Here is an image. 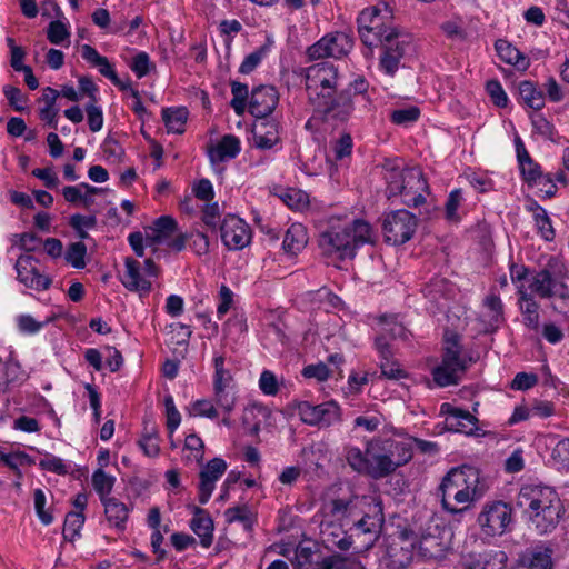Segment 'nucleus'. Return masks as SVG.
<instances>
[{
  "label": "nucleus",
  "instance_id": "nucleus-25",
  "mask_svg": "<svg viewBox=\"0 0 569 569\" xmlns=\"http://www.w3.org/2000/svg\"><path fill=\"white\" fill-rule=\"evenodd\" d=\"M178 223L170 216L158 218L146 231V244L149 247L167 242L176 232Z\"/></svg>",
  "mask_w": 569,
  "mask_h": 569
},
{
  "label": "nucleus",
  "instance_id": "nucleus-6",
  "mask_svg": "<svg viewBox=\"0 0 569 569\" xmlns=\"http://www.w3.org/2000/svg\"><path fill=\"white\" fill-rule=\"evenodd\" d=\"M160 274V268L150 258L140 263L131 257L124 259V270L120 276L122 286L137 292L140 298L147 297L152 289V279Z\"/></svg>",
  "mask_w": 569,
  "mask_h": 569
},
{
  "label": "nucleus",
  "instance_id": "nucleus-60",
  "mask_svg": "<svg viewBox=\"0 0 569 569\" xmlns=\"http://www.w3.org/2000/svg\"><path fill=\"white\" fill-rule=\"evenodd\" d=\"M352 138L350 134H342L332 144V157L336 161H343L349 158L352 151Z\"/></svg>",
  "mask_w": 569,
  "mask_h": 569
},
{
  "label": "nucleus",
  "instance_id": "nucleus-43",
  "mask_svg": "<svg viewBox=\"0 0 569 569\" xmlns=\"http://www.w3.org/2000/svg\"><path fill=\"white\" fill-rule=\"evenodd\" d=\"M345 456L352 470L369 476V456L367 450L362 452L358 447H347Z\"/></svg>",
  "mask_w": 569,
  "mask_h": 569
},
{
  "label": "nucleus",
  "instance_id": "nucleus-61",
  "mask_svg": "<svg viewBox=\"0 0 569 569\" xmlns=\"http://www.w3.org/2000/svg\"><path fill=\"white\" fill-rule=\"evenodd\" d=\"M531 124L536 133L546 139H553L556 134L555 126L543 114L533 113L531 116Z\"/></svg>",
  "mask_w": 569,
  "mask_h": 569
},
{
  "label": "nucleus",
  "instance_id": "nucleus-32",
  "mask_svg": "<svg viewBox=\"0 0 569 569\" xmlns=\"http://www.w3.org/2000/svg\"><path fill=\"white\" fill-rule=\"evenodd\" d=\"M101 503L104 507V515L109 525L118 530H123L130 512L129 507L114 497L103 498Z\"/></svg>",
  "mask_w": 569,
  "mask_h": 569
},
{
  "label": "nucleus",
  "instance_id": "nucleus-10",
  "mask_svg": "<svg viewBox=\"0 0 569 569\" xmlns=\"http://www.w3.org/2000/svg\"><path fill=\"white\" fill-rule=\"evenodd\" d=\"M511 520L512 509L501 500L486 502L477 518L481 531L488 537L503 535Z\"/></svg>",
  "mask_w": 569,
  "mask_h": 569
},
{
  "label": "nucleus",
  "instance_id": "nucleus-1",
  "mask_svg": "<svg viewBox=\"0 0 569 569\" xmlns=\"http://www.w3.org/2000/svg\"><path fill=\"white\" fill-rule=\"evenodd\" d=\"M488 488L487 479L479 469L471 466L453 468L443 477L439 487L441 506L453 520L460 522Z\"/></svg>",
  "mask_w": 569,
  "mask_h": 569
},
{
  "label": "nucleus",
  "instance_id": "nucleus-34",
  "mask_svg": "<svg viewBox=\"0 0 569 569\" xmlns=\"http://www.w3.org/2000/svg\"><path fill=\"white\" fill-rule=\"evenodd\" d=\"M523 323L532 330L539 329V303L529 291H521L518 296Z\"/></svg>",
  "mask_w": 569,
  "mask_h": 569
},
{
  "label": "nucleus",
  "instance_id": "nucleus-58",
  "mask_svg": "<svg viewBox=\"0 0 569 569\" xmlns=\"http://www.w3.org/2000/svg\"><path fill=\"white\" fill-rule=\"evenodd\" d=\"M184 449L190 451V456H188V459H193L198 463H200L203 460L204 443L198 435L191 433L186 437Z\"/></svg>",
  "mask_w": 569,
  "mask_h": 569
},
{
  "label": "nucleus",
  "instance_id": "nucleus-57",
  "mask_svg": "<svg viewBox=\"0 0 569 569\" xmlns=\"http://www.w3.org/2000/svg\"><path fill=\"white\" fill-rule=\"evenodd\" d=\"M82 190H88L89 192L102 191L101 188H97V187L90 186L89 183L82 182L78 186L64 187L62 189V194H63L66 201L76 204L81 201L82 193H83Z\"/></svg>",
  "mask_w": 569,
  "mask_h": 569
},
{
  "label": "nucleus",
  "instance_id": "nucleus-59",
  "mask_svg": "<svg viewBox=\"0 0 569 569\" xmlns=\"http://www.w3.org/2000/svg\"><path fill=\"white\" fill-rule=\"evenodd\" d=\"M224 516L228 522H241L246 528L252 525V513L247 506L232 507L226 510Z\"/></svg>",
  "mask_w": 569,
  "mask_h": 569
},
{
  "label": "nucleus",
  "instance_id": "nucleus-36",
  "mask_svg": "<svg viewBox=\"0 0 569 569\" xmlns=\"http://www.w3.org/2000/svg\"><path fill=\"white\" fill-rule=\"evenodd\" d=\"M496 50L499 57L507 63L515 66L518 70H527L530 60L527 56L520 52L516 47L507 41L498 40L496 42Z\"/></svg>",
  "mask_w": 569,
  "mask_h": 569
},
{
  "label": "nucleus",
  "instance_id": "nucleus-40",
  "mask_svg": "<svg viewBox=\"0 0 569 569\" xmlns=\"http://www.w3.org/2000/svg\"><path fill=\"white\" fill-rule=\"evenodd\" d=\"M28 378L27 372L23 370L19 361L10 352L6 360L2 362V379L4 383H22Z\"/></svg>",
  "mask_w": 569,
  "mask_h": 569
},
{
  "label": "nucleus",
  "instance_id": "nucleus-3",
  "mask_svg": "<svg viewBox=\"0 0 569 569\" xmlns=\"http://www.w3.org/2000/svg\"><path fill=\"white\" fill-rule=\"evenodd\" d=\"M386 196L388 199L400 197L403 204L419 207L426 201L429 186L418 167H385Z\"/></svg>",
  "mask_w": 569,
  "mask_h": 569
},
{
  "label": "nucleus",
  "instance_id": "nucleus-54",
  "mask_svg": "<svg viewBox=\"0 0 569 569\" xmlns=\"http://www.w3.org/2000/svg\"><path fill=\"white\" fill-rule=\"evenodd\" d=\"M532 273L523 264H511L510 266V278L512 283L516 286L517 295H521V291L528 290V279Z\"/></svg>",
  "mask_w": 569,
  "mask_h": 569
},
{
  "label": "nucleus",
  "instance_id": "nucleus-35",
  "mask_svg": "<svg viewBox=\"0 0 569 569\" xmlns=\"http://www.w3.org/2000/svg\"><path fill=\"white\" fill-rule=\"evenodd\" d=\"M237 391L234 385L214 386L212 402L218 408V413L231 415L237 405Z\"/></svg>",
  "mask_w": 569,
  "mask_h": 569
},
{
  "label": "nucleus",
  "instance_id": "nucleus-39",
  "mask_svg": "<svg viewBox=\"0 0 569 569\" xmlns=\"http://www.w3.org/2000/svg\"><path fill=\"white\" fill-rule=\"evenodd\" d=\"M325 519L342 522L352 513V500L333 499L323 508Z\"/></svg>",
  "mask_w": 569,
  "mask_h": 569
},
{
  "label": "nucleus",
  "instance_id": "nucleus-27",
  "mask_svg": "<svg viewBox=\"0 0 569 569\" xmlns=\"http://www.w3.org/2000/svg\"><path fill=\"white\" fill-rule=\"evenodd\" d=\"M345 526L342 522L336 525L331 520H322L320 533L323 542L340 550H348L352 546V541L350 535L345 531Z\"/></svg>",
  "mask_w": 569,
  "mask_h": 569
},
{
  "label": "nucleus",
  "instance_id": "nucleus-8",
  "mask_svg": "<svg viewBox=\"0 0 569 569\" xmlns=\"http://www.w3.org/2000/svg\"><path fill=\"white\" fill-rule=\"evenodd\" d=\"M468 368V360L461 355V347L457 337L446 341L442 361L433 368L432 377L439 387L458 383L460 375Z\"/></svg>",
  "mask_w": 569,
  "mask_h": 569
},
{
  "label": "nucleus",
  "instance_id": "nucleus-19",
  "mask_svg": "<svg viewBox=\"0 0 569 569\" xmlns=\"http://www.w3.org/2000/svg\"><path fill=\"white\" fill-rule=\"evenodd\" d=\"M380 438L371 439L367 442V453L369 456V477L382 479L397 470V463L381 450Z\"/></svg>",
  "mask_w": 569,
  "mask_h": 569
},
{
  "label": "nucleus",
  "instance_id": "nucleus-62",
  "mask_svg": "<svg viewBox=\"0 0 569 569\" xmlns=\"http://www.w3.org/2000/svg\"><path fill=\"white\" fill-rule=\"evenodd\" d=\"M151 67H153V64L150 61L149 54L144 51L138 52L130 62V69L139 79L147 76Z\"/></svg>",
  "mask_w": 569,
  "mask_h": 569
},
{
  "label": "nucleus",
  "instance_id": "nucleus-7",
  "mask_svg": "<svg viewBox=\"0 0 569 569\" xmlns=\"http://www.w3.org/2000/svg\"><path fill=\"white\" fill-rule=\"evenodd\" d=\"M306 90L309 102L322 99L326 94L335 93L339 84V72L331 62H318L305 69Z\"/></svg>",
  "mask_w": 569,
  "mask_h": 569
},
{
  "label": "nucleus",
  "instance_id": "nucleus-13",
  "mask_svg": "<svg viewBox=\"0 0 569 569\" xmlns=\"http://www.w3.org/2000/svg\"><path fill=\"white\" fill-rule=\"evenodd\" d=\"M518 505L527 511L541 510L561 505L557 492L547 486L526 485L518 495Z\"/></svg>",
  "mask_w": 569,
  "mask_h": 569
},
{
  "label": "nucleus",
  "instance_id": "nucleus-63",
  "mask_svg": "<svg viewBox=\"0 0 569 569\" xmlns=\"http://www.w3.org/2000/svg\"><path fill=\"white\" fill-rule=\"evenodd\" d=\"M280 199L291 209L299 210L307 204V194L297 189H287Z\"/></svg>",
  "mask_w": 569,
  "mask_h": 569
},
{
  "label": "nucleus",
  "instance_id": "nucleus-38",
  "mask_svg": "<svg viewBox=\"0 0 569 569\" xmlns=\"http://www.w3.org/2000/svg\"><path fill=\"white\" fill-rule=\"evenodd\" d=\"M519 96L522 102L533 110H541L545 107L543 91L531 81L526 80L519 83Z\"/></svg>",
  "mask_w": 569,
  "mask_h": 569
},
{
  "label": "nucleus",
  "instance_id": "nucleus-29",
  "mask_svg": "<svg viewBox=\"0 0 569 569\" xmlns=\"http://www.w3.org/2000/svg\"><path fill=\"white\" fill-rule=\"evenodd\" d=\"M376 348L380 355L381 373L389 379L398 380L403 378L405 371L392 359L390 342L387 341L385 336L376 338Z\"/></svg>",
  "mask_w": 569,
  "mask_h": 569
},
{
  "label": "nucleus",
  "instance_id": "nucleus-2",
  "mask_svg": "<svg viewBox=\"0 0 569 569\" xmlns=\"http://www.w3.org/2000/svg\"><path fill=\"white\" fill-rule=\"evenodd\" d=\"M373 241L375 233L367 221L331 219L328 229L320 233L319 247L325 256L345 260L355 258L360 247Z\"/></svg>",
  "mask_w": 569,
  "mask_h": 569
},
{
  "label": "nucleus",
  "instance_id": "nucleus-37",
  "mask_svg": "<svg viewBox=\"0 0 569 569\" xmlns=\"http://www.w3.org/2000/svg\"><path fill=\"white\" fill-rule=\"evenodd\" d=\"M448 420L450 422L451 428H453L457 432H461L465 435H473L477 429V418L472 416L469 411L453 408L449 412Z\"/></svg>",
  "mask_w": 569,
  "mask_h": 569
},
{
  "label": "nucleus",
  "instance_id": "nucleus-44",
  "mask_svg": "<svg viewBox=\"0 0 569 569\" xmlns=\"http://www.w3.org/2000/svg\"><path fill=\"white\" fill-rule=\"evenodd\" d=\"M465 199L461 189L450 191L445 203V217L448 221L458 223L461 220L459 209L462 207Z\"/></svg>",
  "mask_w": 569,
  "mask_h": 569
},
{
  "label": "nucleus",
  "instance_id": "nucleus-9",
  "mask_svg": "<svg viewBox=\"0 0 569 569\" xmlns=\"http://www.w3.org/2000/svg\"><path fill=\"white\" fill-rule=\"evenodd\" d=\"M418 227V218L406 209L393 210L383 216L382 233L385 241L392 246L408 242Z\"/></svg>",
  "mask_w": 569,
  "mask_h": 569
},
{
  "label": "nucleus",
  "instance_id": "nucleus-18",
  "mask_svg": "<svg viewBox=\"0 0 569 569\" xmlns=\"http://www.w3.org/2000/svg\"><path fill=\"white\" fill-rule=\"evenodd\" d=\"M279 101L277 90L271 86H260L252 90L248 108L256 119L268 118Z\"/></svg>",
  "mask_w": 569,
  "mask_h": 569
},
{
  "label": "nucleus",
  "instance_id": "nucleus-11",
  "mask_svg": "<svg viewBox=\"0 0 569 569\" xmlns=\"http://www.w3.org/2000/svg\"><path fill=\"white\" fill-rule=\"evenodd\" d=\"M316 113L325 120L346 121L353 110V102L348 90L326 94L322 99L312 102Z\"/></svg>",
  "mask_w": 569,
  "mask_h": 569
},
{
  "label": "nucleus",
  "instance_id": "nucleus-51",
  "mask_svg": "<svg viewBox=\"0 0 569 569\" xmlns=\"http://www.w3.org/2000/svg\"><path fill=\"white\" fill-rule=\"evenodd\" d=\"M232 100L230 102L237 114H242L248 106V87L238 81L231 83Z\"/></svg>",
  "mask_w": 569,
  "mask_h": 569
},
{
  "label": "nucleus",
  "instance_id": "nucleus-55",
  "mask_svg": "<svg viewBox=\"0 0 569 569\" xmlns=\"http://www.w3.org/2000/svg\"><path fill=\"white\" fill-rule=\"evenodd\" d=\"M48 40L56 46L62 44L66 40L70 38V31L68 30L66 23L60 20L51 21L48 26L47 30Z\"/></svg>",
  "mask_w": 569,
  "mask_h": 569
},
{
  "label": "nucleus",
  "instance_id": "nucleus-47",
  "mask_svg": "<svg viewBox=\"0 0 569 569\" xmlns=\"http://www.w3.org/2000/svg\"><path fill=\"white\" fill-rule=\"evenodd\" d=\"M551 463L558 470L569 471V438L556 443L551 452Z\"/></svg>",
  "mask_w": 569,
  "mask_h": 569
},
{
  "label": "nucleus",
  "instance_id": "nucleus-56",
  "mask_svg": "<svg viewBox=\"0 0 569 569\" xmlns=\"http://www.w3.org/2000/svg\"><path fill=\"white\" fill-rule=\"evenodd\" d=\"M214 375H213V387L214 386H230L233 385V379L228 369L224 367V357L216 356L213 358Z\"/></svg>",
  "mask_w": 569,
  "mask_h": 569
},
{
  "label": "nucleus",
  "instance_id": "nucleus-20",
  "mask_svg": "<svg viewBox=\"0 0 569 569\" xmlns=\"http://www.w3.org/2000/svg\"><path fill=\"white\" fill-rule=\"evenodd\" d=\"M553 550L545 543L526 549L519 557L517 569H553Z\"/></svg>",
  "mask_w": 569,
  "mask_h": 569
},
{
  "label": "nucleus",
  "instance_id": "nucleus-45",
  "mask_svg": "<svg viewBox=\"0 0 569 569\" xmlns=\"http://www.w3.org/2000/svg\"><path fill=\"white\" fill-rule=\"evenodd\" d=\"M86 517L83 512H68L63 525V538L73 541L80 536Z\"/></svg>",
  "mask_w": 569,
  "mask_h": 569
},
{
  "label": "nucleus",
  "instance_id": "nucleus-14",
  "mask_svg": "<svg viewBox=\"0 0 569 569\" xmlns=\"http://www.w3.org/2000/svg\"><path fill=\"white\" fill-rule=\"evenodd\" d=\"M379 44L382 46V53L379 62L380 69L386 74L392 77L398 71L400 61L407 49L410 47V41L407 36H402L397 31V36L383 39Z\"/></svg>",
  "mask_w": 569,
  "mask_h": 569
},
{
  "label": "nucleus",
  "instance_id": "nucleus-17",
  "mask_svg": "<svg viewBox=\"0 0 569 569\" xmlns=\"http://www.w3.org/2000/svg\"><path fill=\"white\" fill-rule=\"evenodd\" d=\"M227 470V462L221 458L211 459L199 473V502L206 505L214 488L217 481Z\"/></svg>",
  "mask_w": 569,
  "mask_h": 569
},
{
  "label": "nucleus",
  "instance_id": "nucleus-5",
  "mask_svg": "<svg viewBox=\"0 0 569 569\" xmlns=\"http://www.w3.org/2000/svg\"><path fill=\"white\" fill-rule=\"evenodd\" d=\"M383 11L385 13L381 14L379 7L367 8L357 19L361 41L369 48L378 46L383 39L397 36V29L386 24L392 17V11L387 3H383Z\"/></svg>",
  "mask_w": 569,
  "mask_h": 569
},
{
  "label": "nucleus",
  "instance_id": "nucleus-24",
  "mask_svg": "<svg viewBox=\"0 0 569 569\" xmlns=\"http://www.w3.org/2000/svg\"><path fill=\"white\" fill-rule=\"evenodd\" d=\"M241 151L240 139L233 134H226L221 140L208 151L212 166L234 159Z\"/></svg>",
  "mask_w": 569,
  "mask_h": 569
},
{
  "label": "nucleus",
  "instance_id": "nucleus-26",
  "mask_svg": "<svg viewBox=\"0 0 569 569\" xmlns=\"http://www.w3.org/2000/svg\"><path fill=\"white\" fill-rule=\"evenodd\" d=\"M508 557L500 550H486L480 553H470L465 565L469 569H503Z\"/></svg>",
  "mask_w": 569,
  "mask_h": 569
},
{
  "label": "nucleus",
  "instance_id": "nucleus-23",
  "mask_svg": "<svg viewBox=\"0 0 569 569\" xmlns=\"http://www.w3.org/2000/svg\"><path fill=\"white\" fill-rule=\"evenodd\" d=\"M378 529L379 525L375 518L363 516L350 527L352 543L360 540V545L356 547L358 550L371 548L377 539Z\"/></svg>",
  "mask_w": 569,
  "mask_h": 569
},
{
  "label": "nucleus",
  "instance_id": "nucleus-53",
  "mask_svg": "<svg viewBox=\"0 0 569 569\" xmlns=\"http://www.w3.org/2000/svg\"><path fill=\"white\" fill-rule=\"evenodd\" d=\"M164 407H166V417H167V429L169 431V437L173 435V432L178 429L181 422V415L178 411L173 397L171 395H167L164 397Z\"/></svg>",
  "mask_w": 569,
  "mask_h": 569
},
{
  "label": "nucleus",
  "instance_id": "nucleus-64",
  "mask_svg": "<svg viewBox=\"0 0 569 569\" xmlns=\"http://www.w3.org/2000/svg\"><path fill=\"white\" fill-rule=\"evenodd\" d=\"M486 90L497 107L503 108L508 104V96L498 80L488 81Z\"/></svg>",
  "mask_w": 569,
  "mask_h": 569
},
{
  "label": "nucleus",
  "instance_id": "nucleus-22",
  "mask_svg": "<svg viewBox=\"0 0 569 569\" xmlns=\"http://www.w3.org/2000/svg\"><path fill=\"white\" fill-rule=\"evenodd\" d=\"M516 152L523 180L530 186L542 183V177L545 176L541 167L530 157L520 138L516 139Z\"/></svg>",
  "mask_w": 569,
  "mask_h": 569
},
{
  "label": "nucleus",
  "instance_id": "nucleus-16",
  "mask_svg": "<svg viewBox=\"0 0 569 569\" xmlns=\"http://www.w3.org/2000/svg\"><path fill=\"white\" fill-rule=\"evenodd\" d=\"M221 240L231 250L242 249L250 242L248 224L237 216H227L221 226Z\"/></svg>",
  "mask_w": 569,
  "mask_h": 569
},
{
  "label": "nucleus",
  "instance_id": "nucleus-33",
  "mask_svg": "<svg viewBox=\"0 0 569 569\" xmlns=\"http://www.w3.org/2000/svg\"><path fill=\"white\" fill-rule=\"evenodd\" d=\"M308 243V234L306 228L301 223H292L286 231L282 249L286 253L296 256Z\"/></svg>",
  "mask_w": 569,
  "mask_h": 569
},
{
  "label": "nucleus",
  "instance_id": "nucleus-15",
  "mask_svg": "<svg viewBox=\"0 0 569 569\" xmlns=\"http://www.w3.org/2000/svg\"><path fill=\"white\" fill-rule=\"evenodd\" d=\"M37 259L31 254H21L16 261L17 280L28 289L37 291L47 290L51 286V279L39 272Z\"/></svg>",
  "mask_w": 569,
  "mask_h": 569
},
{
  "label": "nucleus",
  "instance_id": "nucleus-42",
  "mask_svg": "<svg viewBox=\"0 0 569 569\" xmlns=\"http://www.w3.org/2000/svg\"><path fill=\"white\" fill-rule=\"evenodd\" d=\"M162 119L169 132L182 133L188 119V110L186 108L163 109Z\"/></svg>",
  "mask_w": 569,
  "mask_h": 569
},
{
  "label": "nucleus",
  "instance_id": "nucleus-46",
  "mask_svg": "<svg viewBox=\"0 0 569 569\" xmlns=\"http://www.w3.org/2000/svg\"><path fill=\"white\" fill-rule=\"evenodd\" d=\"M535 223L538 229V233L546 240L552 241L555 239V229L551 223L546 209L539 204H535Z\"/></svg>",
  "mask_w": 569,
  "mask_h": 569
},
{
  "label": "nucleus",
  "instance_id": "nucleus-48",
  "mask_svg": "<svg viewBox=\"0 0 569 569\" xmlns=\"http://www.w3.org/2000/svg\"><path fill=\"white\" fill-rule=\"evenodd\" d=\"M87 247L82 241L72 242L64 252L66 261L76 269L86 267Z\"/></svg>",
  "mask_w": 569,
  "mask_h": 569
},
{
  "label": "nucleus",
  "instance_id": "nucleus-31",
  "mask_svg": "<svg viewBox=\"0 0 569 569\" xmlns=\"http://www.w3.org/2000/svg\"><path fill=\"white\" fill-rule=\"evenodd\" d=\"M380 443L387 458L397 463V469L408 463L412 458L411 445L405 440L380 438Z\"/></svg>",
  "mask_w": 569,
  "mask_h": 569
},
{
  "label": "nucleus",
  "instance_id": "nucleus-52",
  "mask_svg": "<svg viewBox=\"0 0 569 569\" xmlns=\"http://www.w3.org/2000/svg\"><path fill=\"white\" fill-rule=\"evenodd\" d=\"M189 413L193 417H203L208 419H216L219 416L218 408L213 405L212 400L209 399H200L192 402L190 405Z\"/></svg>",
  "mask_w": 569,
  "mask_h": 569
},
{
  "label": "nucleus",
  "instance_id": "nucleus-21",
  "mask_svg": "<svg viewBox=\"0 0 569 569\" xmlns=\"http://www.w3.org/2000/svg\"><path fill=\"white\" fill-rule=\"evenodd\" d=\"M252 133L257 148L271 149L279 142V123L269 118L256 119Z\"/></svg>",
  "mask_w": 569,
  "mask_h": 569
},
{
  "label": "nucleus",
  "instance_id": "nucleus-50",
  "mask_svg": "<svg viewBox=\"0 0 569 569\" xmlns=\"http://www.w3.org/2000/svg\"><path fill=\"white\" fill-rule=\"evenodd\" d=\"M270 51V47L268 44H263L256 49L253 52L248 54L239 67V72L243 74L251 73L267 57Z\"/></svg>",
  "mask_w": 569,
  "mask_h": 569
},
{
  "label": "nucleus",
  "instance_id": "nucleus-41",
  "mask_svg": "<svg viewBox=\"0 0 569 569\" xmlns=\"http://www.w3.org/2000/svg\"><path fill=\"white\" fill-rule=\"evenodd\" d=\"M352 48V39L343 32L329 33L328 58L339 59Z\"/></svg>",
  "mask_w": 569,
  "mask_h": 569
},
{
  "label": "nucleus",
  "instance_id": "nucleus-4",
  "mask_svg": "<svg viewBox=\"0 0 569 569\" xmlns=\"http://www.w3.org/2000/svg\"><path fill=\"white\" fill-rule=\"evenodd\" d=\"M566 269L561 260L551 257L545 267L532 272L528 279V290L541 299L569 298V288L565 283Z\"/></svg>",
  "mask_w": 569,
  "mask_h": 569
},
{
  "label": "nucleus",
  "instance_id": "nucleus-12",
  "mask_svg": "<svg viewBox=\"0 0 569 569\" xmlns=\"http://www.w3.org/2000/svg\"><path fill=\"white\" fill-rule=\"evenodd\" d=\"M300 419L309 426L329 427L340 420V408L335 401L312 405L309 401H299L296 405Z\"/></svg>",
  "mask_w": 569,
  "mask_h": 569
},
{
  "label": "nucleus",
  "instance_id": "nucleus-28",
  "mask_svg": "<svg viewBox=\"0 0 569 569\" xmlns=\"http://www.w3.org/2000/svg\"><path fill=\"white\" fill-rule=\"evenodd\" d=\"M193 517L190 528L200 538L201 546L209 548L213 540V520L210 515L200 507L192 508Z\"/></svg>",
  "mask_w": 569,
  "mask_h": 569
},
{
  "label": "nucleus",
  "instance_id": "nucleus-49",
  "mask_svg": "<svg viewBox=\"0 0 569 569\" xmlns=\"http://www.w3.org/2000/svg\"><path fill=\"white\" fill-rule=\"evenodd\" d=\"M116 478L106 473L102 469H98L92 475V486L100 496V500L103 498H110L109 493L112 491Z\"/></svg>",
  "mask_w": 569,
  "mask_h": 569
},
{
  "label": "nucleus",
  "instance_id": "nucleus-30",
  "mask_svg": "<svg viewBox=\"0 0 569 569\" xmlns=\"http://www.w3.org/2000/svg\"><path fill=\"white\" fill-rule=\"evenodd\" d=\"M528 512L530 522L535 527L536 531L539 535H545L556 528L561 513V505Z\"/></svg>",
  "mask_w": 569,
  "mask_h": 569
}]
</instances>
